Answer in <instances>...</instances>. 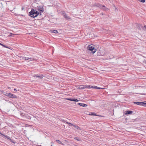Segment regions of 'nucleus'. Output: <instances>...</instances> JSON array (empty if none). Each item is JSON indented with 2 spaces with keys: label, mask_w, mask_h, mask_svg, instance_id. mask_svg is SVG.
<instances>
[{
  "label": "nucleus",
  "mask_w": 146,
  "mask_h": 146,
  "mask_svg": "<svg viewBox=\"0 0 146 146\" xmlns=\"http://www.w3.org/2000/svg\"><path fill=\"white\" fill-rule=\"evenodd\" d=\"M38 10L39 12L36 10H35L34 9H32L31 11L29 12V15L30 16L33 18L36 17L40 13L43 12L44 11L43 8L42 7L39 6L38 7Z\"/></svg>",
  "instance_id": "nucleus-1"
},
{
  "label": "nucleus",
  "mask_w": 146,
  "mask_h": 146,
  "mask_svg": "<svg viewBox=\"0 0 146 146\" xmlns=\"http://www.w3.org/2000/svg\"><path fill=\"white\" fill-rule=\"evenodd\" d=\"M90 85H80L78 88L80 89H83L85 88H90Z\"/></svg>",
  "instance_id": "nucleus-2"
},
{
  "label": "nucleus",
  "mask_w": 146,
  "mask_h": 146,
  "mask_svg": "<svg viewBox=\"0 0 146 146\" xmlns=\"http://www.w3.org/2000/svg\"><path fill=\"white\" fill-rule=\"evenodd\" d=\"M88 47L89 50L92 51L93 53H95L96 51V49H95L93 46H91V45H89Z\"/></svg>",
  "instance_id": "nucleus-3"
},
{
  "label": "nucleus",
  "mask_w": 146,
  "mask_h": 146,
  "mask_svg": "<svg viewBox=\"0 0 146 146\" xmlns=\"http://www.w3.org/2000/svg\"><path fill=\"white\" fill-rule=\"evenodd\" d=\"M64 99L74 102H78L79 101V100H78L77 99H75V98H64Z\"/></svg>",
  "instance_id": "nucleus-4"
},
{
  "label": "nucleus",
  "mask_w": 146,
  "mask_h": 146,
  "mask_svg": "<svg viewBox=\"0 0 146 146\" xmlns=\"http://www.w3.org/2000/svg\"><path fill=\"white\" fill-rule=\"evenodd\" d=\"M8 97L10 98H17V97L16 96L11 94V93H8L7 96Z\"/></svg>",
  "instance_id": "nucleus-5"
},
{
  "label": "nucleus",
  "mask_w": 146,
  "mask_h": 146,
  "mask_svg": "<svg viewBox=\"0 0 146 146\" xmlns=\"http://www.w3.org/2000/svg\"><path fill=\"white\" fill-rule=\"evenodd\" d=\"M136 25L138 29H141L142 28L143 29V26L141 25L138 23H136Z\"/></svg>",
  "instance_id": "nucleus-6"
},
{
  "label": "nucleus",
  "mask_w": 146,
  "mask_h": 146,
  "mask_svg": "<svg viewBox=\"0 0 146 146\" xmlns=\"http://www.w3.org/2000/svg\"><path fill=\"white\" fill-rule=\"evenodd\" d=\"M90 88H93L94 89H102V88L97 87V86H90Z\"/></svg>",
  "instance_id": "nucleus-7"
},
{
  "label": "nucleus",
  "mask_w": 146,
  "mask_h": 146,
  "mask_svg": "<svg viewBox=\"0 0 146 146\" xmlns=\"http://www.w3.org/2000/svg\"><path fill=\"white\" fill-rule=\"evenodd\" d=\"M133 111H132L127 110L125 111V114L126 115L132 113Z\"/></svg>",
  "instance_id": "nucleus-8"
},
{
  "label": "nucleus",
  "mask_w": 146,
  "mask_h": 146,
  "mask_svg": "<svg viewBox=\"0 0 146 146\" xmlns=\"http://www.w3.org/2000/svg\"><path fill=\"white\" fill-rule=\"evenodd\" d=\"M78 105L82 106V107H85L87 106V105L86 104H82V103H78L77 104Z\"/></svg>",
  "instance_id": "nucleus-9"
},
{
  "label": "nucleus",
  "mask_w": 146,
  "mask_h": 146,
  "mask_svg": "<svg viewBox=\"0 0 146 146\" xmlns=\"http://www.w3.org/2000/svg\"><path fill=\"white\" fill-rule=\"evenodd\" d=\"M142 102H134L133 103L138 105L142 106Z\"/></svg>",
  "instance_id": "nucleus-10"
},
{
  "label": "nucleus",
  "mask_w": 146,
  "mask_h": 146,
  "mask_svg": "<svg viewBox=\"0 0 146 146\" xmlns=\"http://www.w3.org/2000/svg\"><path fill=\"white\" fill-rule=\"evenodd\" d=\"M104 11H106L108 10V9L105 7L104 5H102V8L101 9Z\"/></svg>",
  "instance_id": "nucleus-11"
},
{
  "label": "nucleus",
  "mask_w": 146,
  "mask_h": 146,
  "mask_svg": "<svg viewBox=\"0 0 146 146\" xmlns=\"http://www.w3.org/2000/svg\"><path fill=\"white\" fill-rule=\"evenodd\" d=\"M95 5L96 7H99L100 9H102V5L99 4H95Z\"/></svg>",
  "instance_id": "nucleus-12"
},
{
  "label": "nucleus",
  "mask_w": 146,
  "mask_h": 146,
  "mask_svg": "<svg viewBox=\"0 0 146 146\" xmlns=\"http://www.w3.org/2000/svg\"><path fill=\"white\" fill-rule=\"evenodd\" d=\"M64 18H66V19L67 20H70V17H69V16H67L64 13Z\"/></svg>",
  "instance_id": "nucleus-13"
},
{
  "label": "nucleus",
  "mask_w": 146,
  "mask_h": 146,
  "mask_svg": "<svg viewBox=\"0 0 146 146\" xmlns=\"http://www.w3.org/2000/svg\"><path fill=\"white\" fill-rule=\"evenodd\" d=\"M1 92H2V94H4L5 96H7L8 93H7V92H5L4 91H2Z\"/></svg>",
  "instance_id": "nucleus-14"
},
{
  "label": "nucleus",
  "mask_w": 146,
  "mask_h": 146,
  "mask_svg": "<svg viewBox=\"0 0 146 146\" xmlns=\"http://www.w3.org/2000/svg\"><path fill=\"white\" fill-rule=\"evenodd\" d=\"M25 59L27 60H33V59L31 58H29L28 57H25Z\"/></svg>",
  "instance_id": "nucleus-15"
},
{
  "label": "nucleus",
  "mask_w": 146,
  "mask_h": 146,
  "mask_svg": "<svg viewBox=\"0 0 146 146\" xmlns=\"http://www.w3.org/2000/svg\"><path fill=\"white\" fill-rule=\"evenodd\" d=\"M142 106L145 107L146 106V101L142 102Z\"/></svg>",
  "instance_id": "nucleus-16"
},
{
  "label": "nucleus",
  "mask_w": 146,
  "mask_h": 146,
  "mask_svg": "<svg viewBox=\"0 0 146 146\" xmlns=\"http://www.w3.org/2000/svg\"><path fill=\"white\" fill-rule=\"evenodd\" d=\"M36 77L39 78L40 79H41L43 78V76L42 75L41 76H39L37 74V75H36Z\"/></svg>",
  "instance_id": "nucleus-17"
},
{
  "label": "nucleus",
  "mask_w": 146,
  "mask_h": 146,
  "mask_svg": "<svg viewBox=\"0 0 146 146\" xmlns=\"http://www.w3.org/2000/svg\"><path fill=\"white\" fill-rule=\"evenodd\" d=\"M50 32L51 33H58L57 31L56 30H54L53 31L51 30V31H50Z\"/></svg>",
  "instance_id": "nucleus-18"
},
{
  "label": "nucleus",
  "mask_w": 146,
  "mask_h": 146,
  "mask_svg": "<svg viewBox=\"0 0 146 146\" xmlns=\"http://www.w3.org/2000/svg\"><path fill=\"white\" fill-rule=\"evenodd\" d=\"M0 45L2 46H3L4 47L10 49V48L9 47H8L7 46H6L5 45H4L1 43H0Z\"/></svg>",
  "instance_id": "nucleus-19"
},
{
  "label": "nucleus",
  "mask_w": 146,
  "mask_h": 146,
  "mask_svg": "<svg viewBox=\"0 0 146 146\" xmlns=\"http://www.w3.org/2000/svg\"><path fill=\"white\" fill-rule=\"evenodd\" d=\"M74 139H75L76 140L78 141H81V139H80L78 138L77 137H74Z\"/></svg>",
  "instance_id": "nucleus-20"
},
{
  "label": "nucleus",
  "mask_w": 146,
  "mask_h": 146,
  "mask_svg": "<svg viewBox=\"0 0 146 146\" xmlns=\"http://www.w3.org/2000/svg\"><path fill=\"white\" fill-rule=\"evenodd\" d=\"M65 122H66L67 124H69V126H70V125H71L72 126V125H73L72 124H71V123H68V122H66L65 121H64V123Z\"/></svg>",
  "instance_id": "nucleus-21"
},
{
  "label": "nucleus",
  "mask_w": 146,
  "mask_h": 146,
  "mask_svg": "<svg viewBox=\"0 0 146 146\" xmlns=\"http://www.w3.org/2000/svg\"><path fill=\"white\" fill-rule=\"evenodd\" d=\"M16 35V34H13V33H11L10 34V35H9V36H13L14 35Z\"/></svg>",
  "instance_id": "nucleus-22"
},
{
  "label": "nucleus",
  "mask_w": 146,
  "mask_h": 146,
  "mask_svg": "<svg viewBox=\"0 0 146 146\" xmlns=\"http://www.w3.org/2000/svg\"><path fill=\"white\" fill-rule=\"evenodd\" d=\"M143 29L144 30L146 31V25H144V27L143 28Z\"/></svg>",
  "instance_id": "nucleus-23"
},
{
  "label": "nucleus",
  "mask_w": 146,
  "mask_h": 146,
  "mask_svg": "<svg viewBox=\"0 0 146 146\" xmlns=\"http://www.w3.org/2000/svg\"><path fill=\"white\" fill-rule=\"evenodd\" d=\"M139 1L142 2V3H144L145 1V0H138Z\"/></svg>",
  "instance_id": "nucleus-24"
},
{
  "label": "nucleus",
  "mask_w": 146,
  "mask_h": 146,
  "mask_svg": "<svg viewBox=\"0 0 146 146\" xmlns=\"http://www.w3.org/2000/svg\"><path fill=\"white\" fill-rule=\"evenodd\" d=\"M56 141L57 142V143H60V144H61V142L59 140H56Z\"/></svg>",
  "instance_id": "nucleus-25"
},
{
  "label": "nucleus",
  "mask_w": 146,
  "mask_h": 146,
  "mask_svg": "<svg viewBox=\"0 0 146 146\" xmlns=\"http://www.w3.org/2000/svg\"><path fill=\"white\" fill-rule=\"evenodd\" d=\"M92 114L91 115H95V116H97L95 113H92Z\"/></svg>",
  "instance_id": "nucleus-26"
},
{
  "label": "nucleus",
  "mask_w": 146,
  "mask_h": 146,
  "mask_svg": "<svg viewBox=\"0 0 146 146\" xmlns=\"http://www.w3.org/2000/svg\"><path fill=\"white\" fill-rule=\"evenodd\" d=\"M68 89V88L67 87H64V91L65 90H67Z\"/></svg>",
  "instance_id": "nucleus-27"
},
{
  "label": "nucleus",
  "mask_w": 146,
  "mask_h": 146,
  "mask_svg": "<svg viewBox=\"0 0 146 146\" xmlns=\"http://www.w3.org/2000/svg\"><path fill=\"white\" fill-rule=\"evenodd\" d=\"M76 128L78 129H80V127H78V126L76 127Z\"/></svg>",
  "instance_id": "nucleus-28"
},
{
  "label": "nucleus",
  "mask_w": 146,
  "mask_h": 146,
  "mask_svg": "<svg viewBox=\"0 0 146 146\" xmlns=\"http://www.w3.org/2000/svg\"><path fill=\"white\" fill-rule=\"evenodd\" d=\"M21 9H22V10H23V9H24V8L23 7H22Z\"/></svg>",
  "instance_id": "nucleus-29"
},
{
  "label": "nucleus",
  "mask_w": 146,
  "mask_h": 146,
  "mask_svg": "<svg viewBox=\"0 0 146 146\" xmlns=\"http://www.w3.org/2000/svg\"><path fill=\"white\" fill-rule=\"evenodd\" d=\"M36 75H34V76H33V77H36Z\"/></svg>",
  "instance_id": "nucleus-30"
},
{
  "label": "nucleus",
  "mask_w": 146,
  "mask_h": 146,
  "mask_svg": "<svg viewBox=\"0 0 146 146\" xmlns=\"http://www.w3.org/2000/svg\"><path fill=\"white\" fill-rule=\"evenodd\" d=\"M8 89H10V88H10V87H8Z\"/></svg>",
  "instance_id": "nucleus-31"
},
{
  "label": "nucleus",
  "mask_w": 146,
  "mask_h": 146,
  "mask_svg": "<svg viewBox=\"0 0 146 146\" xmlns=\"http://www.w3.org/2000/svg\"><path fill=\"white\" fill-rule=\"evenodd\" d=\"M14 90H15V91H17V90L16 89H14Z\"/></svg>",
  "instance_id": "nucleus-32"
},
{
  "label": "nucleus",
  "mask_w": 146,
  "mask_h": 146,
  "mask_svg": "<svg viewBox=\"0 0 146 146\" xmlns=\"http://www.w3.org/2000/svg\"><path fill=\"white\" fill-rule=\"evenodd\" d=\"M51 146H52V144L51 145Z\"/></svg>",
  "instance_id": "nucleus-33"
},
{
  "label": "nucleus",
  "mask_w": 146,
  "mask_h": 146,
  "mask_svg": "<svg viewBox=\"0 0 146 146\" xmlns=\"http://www.w3.org/2000/svg\"><path fill=\"white\" fill-rule=\"evenodd\" d=\"M115 9H117L116 8H115Z\"/></svg>",
  "instance_id": "nucleus-34"
}]
</instances>
